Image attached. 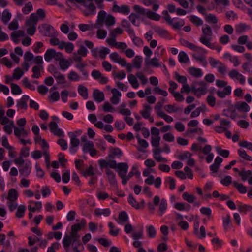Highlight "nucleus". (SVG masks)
Masks as SVG:
<instances>
[{
  "label": "nucleus",
  "instance_id": "obj_24",
  "mask_svg": "<svg viewBox=\"0 0 252 252\" xmlns=\"http://www.w3.org/2000/svg\"><path fill=\"white\" fill-rule=\"evenodd\" d=\"M29 99V96L27 95H23L22 98L18 101L16 106L24 110L28 108L27 101Z\"/></svg>",
  "mask_w": 252,
  "mask_h": 252
},
{
  "label": "nucleus",
  "instance_id": "obj_44",
  "mask_svg": "<svg viewBox=\"0 0 252 252\" xmlns=\"http://www.w3.org/2000/svg\"><path fill=\"white\" fill-rule=\"evenodd\" d=\"M55 50L53 49H48L44 54V59L47 62H50L54 59Z\"/></svg>",
  "mask_w": 252,
  "mask_h": 252
},
{
  "label": "nucleus",
  "instance_id": "obj_4",
  "mask_svg": "<svg viewBox=\"0 0 252 252\" xmlns=\"http://www.w3.org/2000/svg\"><path fill=\"white\" fill-rule=\"evenodd\" d=\"M213 32L212 28L205 24L202 28V34L199 37V41L210 48H214L211 41L212 39Z\"/></svg>",
  "mask_w": 252,
  "mask_h": 252
},
{
  "label": "nucleus",
  "instance_id": "obj_56",
  "mask_svg": "<svg viewBox=\"0 0 252 252\" xmlns=\"http://www.w3.org/2000/svg\"><path fill=\"white\" fill-rule=\"evenodd\" d=\"M215 149L217 153L222 157L224 158H228L229 157V151L228 150L222 149L219 146H216Z\"/></svg>",
  "mask_w": 252,
  "mask_h": 252
},
{
  "label": "nucleus",
  "instance_id": "obj_46",
  "mask_svg": "<svg viewBox=\"0 0 252 252\" xmlns=\"http://www.w3.org/2000/svg\"><path fill=\"white\" fill-rule=\"evenodd\" d=\"M38 21L37 15L36 13H32L30 17L29 20L26 22L27 25H35L36 26Z\"/></svg>",
  "mask_w": 252,
  "mask_h": 252
},
{
  "label": "nucleus",
  "instance_id": "obj_58",
  "mask_svg": "<svg viewBox=\"0 0 252 252\" xmlns=\"http://www.w3.org/2000/svg\"><path fill=\"white\" fill-rule=\"evenodd\" d=\"M128 202L132 207L136 209L140 207L139 203L135 200L132 194H129Z\"/></svg>",
  "mask_w": 252,
  "mask_h": 252
},
{
  "label": "nucleus",
  "instance_id": "obj_25",
  "mask_svg": "<svg viewBox=\"0 0 252 252\" xmlns=\"http://www.w3.org/2000/svg\"><path fill=\"white\" fill-rule=\"evenodd\" d=\"M94 99L98 103H100L104 100V93L98 89H94L93 93Z\"/></svg>",
  "mask_w": 252,
  "mask_h": 252
},
{
  "label": "nucleus",
  "instance_id": "obj_51",
  "mask_svg": "<svg viewBox=\"0 0 252 252\" xmlns=\"http://www.w3.org/2000/svg\"><path fill=\"white\" fill-rule=\"evenodd\" d=\"M42 67V65H35L32 68L33 74L32 77L34 78H38L41 76L40 69Z\"/></svg>",
  "mask_w": 252,
  "mask_h": 252
},
{
  "label": "nucleus",
  "instance_id": "obj_12",
  "mask_svg": "<svg viewBox=\"0 0 252 252\" xmlns=\"http://www.w3.org/2000/svg\"><path fill=\"white\" fill-rule=\"evenodd\" d=\"M32 168V164L31 161H26L19 168V172L21 176L28 177L31 173Z\"/></svg>",
  "mask_w": 252,
  "mask_h": 252
},
{
  "label": "nucleus",
  "instance_id": "obj_18",
  "mask_svg": "<svg viewBox=\"0 0 252 252\" xmlns=\"http://www.w3.org/2000/svg\"><path fill=\"white\" fill-rule=\"evenodd\" d=\"M111 93L113 95L110 99V102L114 105H117L120 101L121 93L115 88L111 90Z\"/></svg>",
  "mask_w": 252,
  "mask_h": 252
},
{
  "label": "nucleus",
  "instance_id": "obj_13",
  "mask_svg": "<svg viewBox=\"0 0 252 252\" xmlns=\"http://www.w3.org/2000/svg\"><path fill=\"white\" fill-rule=\"evenodd\" d=\"M41 27L44 31V35L48 37H56L57 36L58 32L51 25L43 24Z\"/></svg>",
  "mask_w": 252,
  "mask_h": 252
},
{
  "label": "nucleus",
  "instance_id": "obj_19",
  "mask_svg": "<svg viewBox=\"0 0 252 252\" xmlns=\"http://www.w3.org/2000/svg\"><path fill=\"white\" fill-rule=\"evenodd\" d=\"M42 207L41 201H30L28 206V210L32 212H39Z\"/></svg>",
  "mask_w": 252,
  "mask_h": 252
},
{
  "label": "nucleus",
  "instance_id": "obj_30",
  "mask_svg": "<svg viewBox=\"0 0 252 252\" xmlns=\"http://www.w3.org/2000/svg\"><path fill=\"white\" fill-rule=\"evenodd\" d=\"M151 110L152 107L150 105L145 104L143 105V109L140 111V114L143 118L146 119L150 116Z\"/></svg>",
  "mask_w": 252,
  "mask_h": 252
},
{
  "label": "nucleus",
  "instance_id": "obj_31",
  "mask_svg": "<svg viewBox=\"0 0 252 252\" xmlns=\"http://www.w3.org/2000/svg\"><path fill=\"white\" fill-rule=\"evenodd\" d=\"M14 133L17 137L20 139L21 137L26 136L28 132L24 129V127H15L14 129Z\"/></svg>",
  "mask_w": 252,
  "mask_h": 252
},
{
  "label": "nucleus",
  "instance_id": "obj_64",
  "mask_svg": "<svg viewBox=\"0 0 252 252\" xmlns=\"http://www.w3.org/2000/svg\"><path fill=\"white\" fill-rule=\"evenodd\" d=\"M67 77L70 81H78L80 77L74 71L71 70L67 75Z\"/></svg>",
  "mask_w": 252,
  "mask_h": 252
},
{
  "label": "nucleus",
  "instance_id": "obj_34",
  "mask_svg": "<svg viewBox=\"0 0 252 252\" xmlns=\"http://www.w3.org/2000/svg\"><path fill=\"white\" fill-rule=\"evenodd\" d=\"M189 73L195 77H201L203 75V72L201 69L194 67H191L189 69Z\"/></svg>",
  "mask_w": 252,
  "mask_h": 252
},
{
  "label": "nucleus",
  "instance_id": "obj_50",
  "mask_svg": "<svg viewBox=\"0 0 252 252\" xmlns=\"http://www.w3.org/2000/svg\"><path fill=\"white\" fill-rule=\"evenodd\" d=\"M193 58L197 61L199 62L204 66L207 64V62L204 55H198L197 54H192Z\"/></svg>",
  "mask_w": 252,
  "mask_h": 252
},
{
  "label": "nucleus",
  "instance_id": "obj_6",
  "mask_svg": "<svg viewBox=\"0 0 252 252\" xmlns=\"http://www.w3.org/2000/svg\"><path fill=\"white\" fill-rule=\"evenodd\" d=\"M80 235L77 232L72 231L70 235L65 234L63 239V245L66 252H69V249L72 242L79 241Z\"/></svg>",
  "mask_w": 252,
  "mask_h": 252
},
{
  "label": "nucleus",
  "instance_id": "obj_61",
  "mask_svg": "<svg viewBox=\"0 0 252 252\" xmlns=\"http://www.w3.org/2000/svg\"><path fill=\"white\" fill-rule=\"evenodd\" d=\"M220 126L223 127V129L227 130L231 127V123L229 120L226 119H220Z\"/></svg>",
  "mask_w": 252,
  "mask_h": 252
},
{
  "label": "nucleus",
  "instance_id": "obj_17",
  "mask_svg": "<svg viewBox=\"0 0 252 252\" xmlns=\"http://www.w3.org/2000/svg\"><path fill=\"white\" fill-rule=\"evenodd\" d=\"M49 127L51 131L54 133L55 135L58 137H63L64 133L61 129L58 127V126L55 122H51L49 124Z\"/></svg>",
  "mask_w": 252,
  "mask_h": 252
},
{
  "label": "nucleus",
  "instance_id": "obj_27",
  "mask_svg": "<svg viewBox=\"0 0 252 252\" xmlns=\"http://www.w3.org/2000/svg\"><path fill=\"white\" fill-rule=\"evenodd\" d=\"M231 87L230 86H226L223 90H218L216 92L217 95L221 98H224L226 95L231 94Z\"/></svg>",
  "mask_w": 252,
  "mask_h": 252
},
{
  "label": "nucleus",
  "instance_id": "obj_9",
  "mask_svg": "<svg viewBox=\"0 0 252 252\" xmlns=\"http://www.w3.org/2000/svg\"><path fill=\"white\" fill-rule=\"evenodd\" d=\"M149 81L151 85L155 86V87L154 88V91L155 93L161 95L163 96H167L168 94V92L166 90L161 89L158 86V80L157 77L154 76L150 77Z\"/></svg>",
  "mask_w": 252,
  "mask_h": 252
},
{
  "label": "nucleus",
  "instance_id": "obj_48",
  "mask_svg": "<svg viewBox=\"0 0 252 252\" xmlns=\"http://www.w3.org/2000/svg\"><path fill=\"white\" fill-rule=\"evenodd\" d=\"M179 61L181 63H187L189 62V58L187 53L184 51H181L178 55Z\"/></svg>",
  "mask_w": 252,
  "mask_h": 252
},
{
  "label": "nucleus",
  "instance_id": "obj_10",
  "mask_svg": "<svg viewBox=\"0 0 252 252\" xmlns=\"http://www.w3.org/2000/svg\"><path fill=\"white\" fill-rule=\"evenodd\" d=\"M82 151L84 153H89L92 157H94L97 154V151L94 148V144L91 141H87L84 144Z\"/></svg>",
  "mask_w": 252,
  "mask_h": 252
},
{
  "label": "nucleus",
  "instance_id": "obj_14",
  "mask_svg": "<svg viewBox=\"0 0 252 252\" xmlns=\"http://www.w3.org/2000/svg\"><path fill=\"white\" fill-rule=\"evenodd\" d=\"M99 165L101 169L106 168L108 167L117 170L118 164L114 160L107 161L105 159H100L98 161Z\"/></svg>",
  "mask_w": 252,
  "mask_h": 252
},
{
  "label": "nucleus",
  "instance_id": "obj_55",
  "mask_svg": "<svg viewBox=\"0 0 252 252\" xmlns=\"http://www.w3.org/2000/svg\"><path fill=\"white\" fill-rule=\"evenodd\" d=\"M12 93L14 95L20 94H22V91L19 85L16 84L10 83Z\"/></svg>",
  "mask_w": 252,
  "mask_h": 252
},
{
  "label": "nucleus",
  "instance_id": "obj_49",
  "mask_svg": "<svg viewBox=\"0 0 252 252\" xmlns=\"http://www.w3.org/2000/svg\"><path fill=\"white\" fill-rule=\"evenodd\" d=\"M167 207V203L166 200L162 198L159 204V211L160 212L159 215L161 216L164 213Z\"/></svg>",
  "mask_w": 252,
  "mask_h": 252
},
{
  "label": "nucleus",
  "instance_id": "obj_7",
  "mask_svg": "<svg viewBox=\"0 0 252 252\" xmlns=\"http://www.w3.org/2000/svg\"><path fill=\"white\" fill-rule=\"evenodd\" d=\"M162 14L164 15V20L168 24L171 25L174 29H180L185 25V22L182 19H172L166 10L163 11Z\"/></svg>",
  "mask_w": 252,
  "mask_h": 252
},
{
  "label": "nucleus",
  "instance_id": "obj_36",
  "mask_svg": "<svg viewBox=\"0 0 252 252\" xmlns=\"http://www.w3.org/2000/svg\"><path fill=\"white\" fill-rule=\"evenodd\" d=\"M143 62V58L141 56H136L132 60L133 66L136 69H140Z\"/></svg>",
  "mask_w": 252,
  "mask_h": 252
},
{
  "label": "nucleus",
  "instance_id": "obj_35",
  "mask_svg": "<svg viewBox=\"0 0 252 252\" xmlns=\"http://www.w3.org/2000/svg\"><path fill=\"white\" fill-rule=\"evenodd\" d=\"M155 32L160 36L163 38H167L168 36V32L164 29L157 26L154 28Z\"/></svg>",
  "mask_w": 252,
  "mask_h": 252
},
{
  "label": "nucleus",
  "instance_id": "obj_8",
  "mask_svg": "<svg viewBox=\"0 0 252 252\" xmlns=\"http://www.w3.org/2000/svg\"><path fill=\"white\" fill-rule=\"evenodd\" d=\"M205 20L209 23L212 24V29L215 32H217L220 29L221 24L218 23V19L216 16L213 14L209 13L206 15Z\"/></svg>",
  "mask_w": 252,
  "mask_h": 252
},
{
  "label": "nucleus",
  "instance_id": "obj_54",
  "mask_svg": "<svg viewBox=\"0 0 252 252\" xmlns=\"http://www.w3.org/2000/svg\"><path fill=\"white\" fill-rule=\"evenodd\" d=\"M238 154L243 159L249 161H252V157L248 155L244 149H240L238 150Z\"/></svg>",
  "mask_w": 252,
  "mask_h": 252
},
{
  "label": "nucleus",
  "instance_id": "obj_38",
  "mask_svg": "<svg viewBox=\"0 0 252 252\" xmlns=\"http://www.w3.org/2000/svg\"><path fill=\"white\" fill-rule=\"evenodd\" d=\"M70 138V145L74 147H78L79 144V140L77 138V135L72 132L68 133Z\"/></svg>",
  "mask_w": 252,
  "mask_h": 252
},
{
  "label": "nucleus",
  "instance_id": "obj_60",
  "mask_svg": "<svg viewBox=\"0 0 252 252\" xmlns=\"http://www.w3.org/2000/svg\"><path fill=\"white\" fill-rule=\"evenodd\" d=\"M233 186L234 187L237 188L238 191L241 193H245L247 192V189L246 187L243 185V184L241 183H239L236 181H233L232 182Z\"/></svg>",
  "mask_w": 252,
  "mask_h": 252
},
{
  "label": "nucleus",
  "instance_id": "obj_29",
  "mask_svg": "<svg viewBox=\"0 0 252 252\" xmlns=\"http://www.w3.org/2000/svg\"><path fill=\"white\" fill-rule=\"evenodd\" d=\"M138 230L136 232L132 233L131 237L134 240H137L142 239L144 236V230L143 226L137 227Z\"/></svg>",
  "mask_w": 252,
  "mask_h": 252
},
{
  "label": "nucleus",
  "instance_id": "obj_2",
  "mask_svg": "<svg viewBox=\"0 0 252 252\" xmlns=\"http://www.w3.org/2000/svg\"><path fill=\"white\" fill-rule=\"evenodd\" d=\"M133 8L136 12V14L142 20H144V16L154 21H159L161 17L160 15L158 14L151 11L149 9H145L138 5H134Z\"/></svg>",
  "mask_w": 252,
  "mask_h": 252
},
{
  "label": "nucleus",
  "instance_id": "obj_21",
  "mask_svg": "<svg viewBox=\"0 0 252 252\" xmlns=\"http://www.w3.org/2000/svg\"><path fill=\"white\" fill-rule=\"evenodd\" d=\"M109 57L113 62L118 63L121 65H125L126 64V60L124 58H122L117 52L111 53Z\"/></svg>",
  "mask_w": 252,
  "mask_h": 252
},
{
  "label": "nucleus",
  "instance_id": "obj_62",
  "mask_svg": "<svg viewBox=\"0 0 252 252\" xmlns=\"http://www.w3.org/2000/svg\"><path fill=\"white\" fill-rule=\"evenodd\" d=\"M11 14L9 12L7 9H5L2 13V20L6 24L11 19Z\"/></svg>",
  "mask_w": 252,
  "mask_h": 252
},
{
  "label": "nucleus",
  "instance_id": "obj_28",
  "mask_svg": "<svg viewBox=\"0 0 252 252\" xmlns=\"http://www.w3.org/2000/svg\"><path fill=\"white\" fill-rule=\"evenodd\" d=\"M145 64L147 66L151 65L155 67H158L162 65V63L159 62L158 60L156 58L145 60Z\"/></svg>",
  "mask_w": 252,
  "mask_h": 252
},
{
  "label": "nucleus",
  "instance_id": "obj_45",
  "mask_svg": "<svg viewBox=\"0 0 252 252\" xmlns=\"http://www.w3.org/2000/svg\"><path fill=\"white\" fill-rule=\"evenodd\" d=\"M86 223V222L85 220L83 219L81 220V222L79 223L72 225L71 227V230L72 231H75L77 232L80 231L82 227L85 226Z\"/></svg>",
  "mask_w": 252,
  "mask_h": 252
},
{
  "label": "nucleus",
  "instance_id": "obj_1",
  "mask_svg": "<svg viewBox=\"0 0 252 252\" xmlns=\"http://www.w3.org/2000/svg\"><path fill=\"white\" fill-rule=\"evenodd\" d=\"M115 17L110 14H107L104 10L100 11L97 15V18L94 26L95 28H101L105 24L107 27H111L115 24Z\"/></svg>",
  "mask_w": 252,
  "mask_h": 252
},
{
  "label": "nucleus",
  "instance_id": "obj_37",
  "mask_svg": "<svg viewBox=\"0 0 252 252\" xmlns=\"http://www.w3.org/2000/svg\"><path fill=\"white\" fill-rule=\"evenodd\" d=\"M18 196V193L15 189H9L7 195V199L9 201H16Z\"/></svg>",
  "mask_w": 252,
  "mask_h": 252
},
{
  "label": "nucleus",
  "instance_id": "obj_59",
  "mask_svg": "<svg viewBox=\"0 0 252 252\" xmlns=\"http://www.w3.org/2000/svg\"><path fill=\"white\" fill-rule=\"evenodd\" d=\"M238 210L241 213L246 214L247 212L252 210V206L249 205L244 204L238 206Z\"/></svg>",
  "mask_w": 252,
  "mask_h": 252
},
{
  "label": "nucleus",
  "instance_id": "obj_57",
  "mask_svg": "<svg viewBox=\"0 0 252 252\" xmlns=\"http://www.w3.org/2000/svg\"><path fill=\"white\" fill-rule=\"evenodd\" d=\"M183 198L189 203H193L196 199V197L192 194H190L187 192H185L182 195Z\"/></svg>",
  "mask_w": 252,
  "mask_h": 252
},
{
  "label": "nucleus",
  "instance_id": "obj_15",
  "mask_svg": "<svg viewBox=\"0 0 252 252\" xmlns=\"http://www.w3.org/2000/svg\"><path fill=\"white\" fill-rule=\"evenodd\" d=\"M112 11L114 12L128 15L130 11V9L129 7L127 5H123L121 6H119L116 4V2H115L112 7Z\"/></svg>",
  "mask_w": 252,
  "mask_h": 252
},
{
  "label": "nucleus",
  "instance_id": "obj_11",
  "mask_svg": "<svg viewBox=\"0 0 252 252\" xmlns=\"http://www.w3.org/2000/svg\"><path fill=\"white\" fill-rule=\"evenodd\" d=\"M81 4L85 7V9L82 10L84 16H89L96 14V6L94 3H90L87 4L84 1V3H82Z\"/></svg>",
  "mask_w": 252,
  "mask_h": 252
},
{
  "label": "nucleus",
  "instance_id": "obj_42",
  "mask_svg": "<svg viewBox=\"0 0 252 252\" xmlns=\"http://www.w3.org/2000/svg\"><path fill=\"white\" fill-rule=\"evenodd\" d=\"M198 84L200 85L201 87L199 88H197V94H196V95H199L206 94L207 92V86L206 85V84L203 81H200L198 83Z\"/></svg>",
  "mask_w": 252,
  "mask_h": 252
},
{
  "label": "nucleus",
  "instance_id": "obj_5",
  "mask_svg": "<svg viewBox=\"0 0 252 252\" xmlns=\"http://www.w3.org/2000/svg\"><path fill=\"white\" fill-rule=\"evenodd\" d=\"M137 78L141 81L142 85H145L148 82V78L143 72L138 71L135 75L130 74L128 75V80L133 88L137 89L139 86Z\"/></svg>",
  "mask_w": 252,
  "mask_h": 252
},
{
  "label": "nucleus",
  "instance_id": "obj_43",
  "mask_svg": "<svg viewBox=\"0 0 252 252\" xmlns=\"http://www.w3.org/2000/svg\"><path fill=\"white\" fill-rule=\"evenodd\" d=\"M119 220L118 223L120 224H123L126 223L128 219L127 213L125 211L121 212L118 216Z\"/></svg>",
  "mask_w": 252,
  "mask_h": 252
},
{
  "label": "nucleus",
  "instance_id": "obj_20",
  "mask_svg": "<svg viewBox=\"0 0 252 252\" xmlns=\"http://www.w3.org/2000/svg\"><path fill=\"white\" fill-rule=\"evenodd\" d=\"M72 59L74 61L77 62L76 67L80 71L84 69V68L87 66L86 63L82 62V58L81 56L77 55L76 52L73 53Z\"/></svg>",
  "mask_w": 252,
  "mask_h": 252
},
{
  "label": "nucleus",
  "instance_id": "obj_53",
  "mask_svg": "<svg viewBox=\"0 0 252 252\" xmlns=\"http://www.w3.org/2000/svg\"><path fill=\"white\" fill-rule=\"evenodd\" d=\"M145 228L147 234L150 238H154L156 236L157 232L153 225H148Z\"/></svg>",
  "mask_w": 252,
  "mask_h": 252
},
{
  "label": "nucleus",
  "instance_id": "obj_32",
  "mask_svg": "<svg viewBox=\"0 0 252 252\" xmlns=\"http://www.w3.org/2000/svg\"><path fill=\"white\" fill-rule=\"evenodd\" d=\"M164 109L169 113L182 111V108H179L176 104L173 105H166L164 106Z\"/></svg>",
  "mask_w": 252,
  "mask_h": 252
},
{
  "label": "nucleus",
  "instance_id": "obj_47",
  "mask_svg": "<svg viewBox=\"0 0 252 252\" xmlns=\"http://www.w3.org/2000/svg\"><path fill=\"white\" fill-rule=\"evenodd\" d=\"M189 20L194 25L197 27L202 26L203 24V20L199 17L195 15L190 16L189 17Z\"/></svg>",
  "mask_w": 252,
  "mask_h": 252
},
{
  "label": "nucleus",
  "instance_id": "obj_52",
  "mask_svg": "<svg viewBox=\"0 0 252 252\" xmlns=\"http://www.w3.org/2000/svg\"><path fill=\"white\" fill-rule=\"evenodd\" d=\"M95 24H80L78 25L79 30L81 31L85 32L88 30H92L95 27L94 26Z\"/></svg>",
  "mask_w": 252,
  "mask_h": 252
},
{
  "label": "nucleus",
  "instance_id": "obj_33",
  "mask_svg": "<svg viewBox=\"0 0 252 252\" xmlns=\"http://www.w3.org/2000/svg\"><path fill=\"white\" fill-rule=\"evenodd\" d=\"M235 106L236 109L240 111L248 112L250 110L249 106L245 102H238Z\"/></svg>",
  "mask_w": 252,
  "mask_h": 252
},
{
  "label": "nucleus",
  "instance_id": "obj_26",
  "mask_svg": "<svg viewBox=\"0 0 252 252\" xmlns=\"http://www.w3.org/2000/svg\"><path fill=\"white\" fill-rule=\"evenodd\" d=\"M223 159L220 157H217L215 159L214 163L210 166V170L213 173H216L219 167L220 166Z\"/></svg>",
  "mask_w": 252,
  "mask_h": 252
},
{
  "label": "nucleus",
  "instance_id": "obj_39",
  "mask_svg": "<svg viewBox=\"0 0 252 252\" xmlns=\"http://www.w3.org/2000/svg\"><path fill=\"white\" fill-rule=\"evenodd\" d=\"M174 207L179 211H189L190 209V205L187 203H176L174 205Z\"/></svg>",
  "mask_w": 252,
  "mask_h": 252
},
{
  "label": "nucleus",
  "instance_id": "obj_41",
  "mask_svg": "<svg viewBox=\"0 0 252 252\" xmlns=\"http://www.w3.org/2000/svg\"><path fill=\"white\" fill-rule=\"evenodd\" d=\"M78 93L81 95L84 99H87L88 97V89L82 85H79L78 88Z\"/></svg>",
  "mask_w": 252,
  "mask_h": 252
},
{
  "label": "nucleus",
  "instance_id": "obj_63",
  "mask_svg": "<svg viewBox=\"0 0 252 252\" xmlns=\"http://www.w3.org/2000/svg\"><path fill=\"white\" fill-rule=\"evenodd\" d=\"M24 72L21 68L17 67L14 70V72L12 74L13 77L15 79L19 80L24 75Z\"/></svg>",
  "mask_w": 252,
  "mask_h": 252
},
{
  "label": "nucleus",
  "instance_id": "obj_3",
  "mask_svg": "<svg viewBox=\"0 0 252 252\" xmlns=\"http://www.w3.org/2000/svg\"><path fill=\"white\" fill-rule=\"evenodd\" d=\"M133 8L136 12V14L142 20H144V16L154 21H159L161 17L160 15L158 14L151 11L149 9H145L138 5H134Z\"/></svg>",
  "mask_w": 252,
  "mask_h": 252
},
{
  "label": "nucleus",
  "instance_id": "obj_23",
  "mask_svg": "<svg viewBox=\"0 0 252 252\" xmlns=\"http://www.w3.org/2000/svg\"><path fill=\"white\" fill-rule=\"evenodd\" d=\"M25 35V32L23 30H18L13 32L11 34V40L15 43L18 44L19 42V38L23 37Z\"/></svg>",
  "mask_w": 252,
  "mask_h": 252
},
{
  "label": "nucleus",
  "instance_id": "obj_16",
  "mask_svg": "<svg viewBox=\"0 0 252 252\" xmlns=\"http://www.w3.org/2000/svg\"><path fill=\"white\" fill-rule=\"evenodd\" d=\"M128 170V166L127 163L126 162H120L118 163V167L117 170L118 172V175L121 178H123L126 176Z\"/></svg>",
  "mask_w": 252,
  "mask_h": 252
},
{
  "label": "nucleus",
  "instance_id": "obj_40",
  "mask_svg": "<svg viewBox=\"0 0 252 252\" xmlns=\"http://www.w3.org/2000/svg\"><path fill=\"white\" fill-rule=\"evenodd\" d=\"M95 214L98 216L104 215V216H109L110 215L111 211L109 208L105 209H95L94 210Z\"/></svg>",
  "mask_w": 252,
  "mask_h": 252
},
{
  "label": "nucleus",
  "instance_id": "obj_22",
  "mask_svg": "<svg viewBox=\"0 0 252 252\" xmlns=\"http://www.w3.org/2000/svg\"><path fill=\"white\" fill-rule=\"evenodd\" d=\"M105 172L110 184L113 186H116L117 182L114 173L109 169H106Z\"/></svg>",
  "mask_w": 252,
  "mask_h": 252
}]
</instances>
